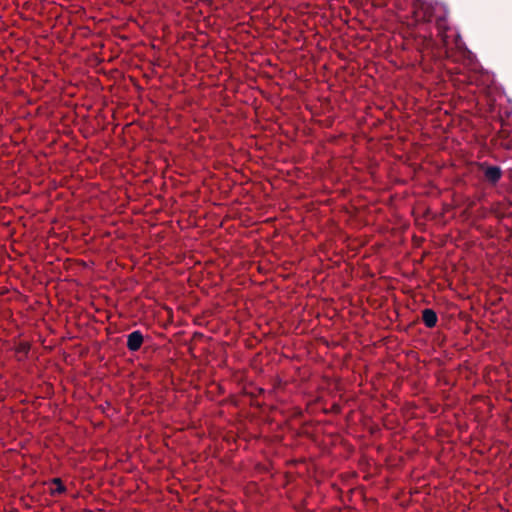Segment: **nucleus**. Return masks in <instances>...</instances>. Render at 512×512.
I'll return each instance as SVG.
<instances>
[{"instance_id": "f257e3e1", "label": "nucleus", "mask_w": 512, "mask_h": 512, "mask_svg": "<svg viewBox=\"0 0 512 512\" xmlns=\"http://www.w3.org/2000/svg\"><path fill=\"white\" fill-rule=\"evenodd\" d=\"M448 11L443 4L418 0V39L423 61L426 58L435 63L444 58H454L453 51H461L464 43L461 36L447 23Z\"/></svg>"}, {"instance_id": "f03ea898", "label": "nucleus", "mask_w": 512, "mask_h": 512, "mask_svg": "<svg viewBox=\"0 0 512 512\" xmlns=\"http://www.w3.org/2000/svg\"><path fill=\"white\" fill-rule=\"evenodd\" d=\"M479 168L484 174L485 180L496 184L502 177V170L498 166H490L486 162L480 163Z\"/></svg>"}, {"instance_id": "7ed1b4c3", "label": "nucleus", "mask_w": 512, "mask_h": 512, "mask_svg": "<svg viewBox=\"0 0 512 512\" xmlns=\"http://www.w3.org/2000/svg\"><path fill=\"white\" fill-rule=\"evenodd\" d=\"M144 341V337L141 331L135 330L127 335V348L131 352L138 351Z\"/></svg>"}, {"instance_id": "20e7f679", "label": "nucleus", "mask_w": 512, "mask_h": 512, "mask_svg": "<svg viewBox=\"0 0 512 512\" xmlns=\"http://www.w3.org/2000/svg\"><path fill=\"white\" fill-rule=\"evenodd\" d=\"M421 320L427 328H433L437 325V313L431 308H425L421 311Z\"/></svg>"}, {"instance_id": "39448f33", "label": "nucleus", "mask_w": 512, "mask_h": 512, "mask_svg": "<svg viewBox=\"0 0 512 512\" xmlns=\"http://www.w3.org/2000/svg\"><path fill=\"white\" fill-rule=\"evenodd\" d=\"M52 483L55 485V488L51 491L52 495L62 494L66 491V487L64 486L60 478H54L52 480Z\"/></svg>"}, {"instance_id": "423d86ee", "label": "nucleus", "mask_w": 512, "mask_h": 512, "mask_svg": "<svg viewBox=\"0 0 512 512\" xmlns=\"http://www.w3.org/2000/svg\"><path fill=\"white\" fill-rule=\"evenodd\" d=\"M19 350L24 353H27L29 351V346L27 344H22Z\"/></svg>"}, {"instance_id": "0eeeda50", "label": "nucleus", "mask_w": 512, "mask_h": 512, "mask_svg": "<svg viewBox=\"0 0 512 512\" xmlns=\"http://www.w3.org/2000/svg\"><path fill=\"white\" fill-rule=\"evenodd\" d=\"M423 70L424 71H428L429 70V68H428V66L426 64H423Z\"/></svg>"}, {"instance_id": "6e6552de", "label": "nucleus", "mask_w": 512, "mask_h": 512, "mask_svg": "<svg viewBox=\"0 0 512 512\" xmlns=\"http://www.w3.org/2000/svg\"><path fill=\"white\" fill-rule=\"evenodd\" d=\"M412 240H413V241H416V234H413V235H412Z\"/></svg>"}, {"instance_id": "1a4fd4ad", "label": "nucleus", "mask_w": 512, "mask_h": 512, "mask_svg": "<svg viewBox=\"0 0 512 512\" xmlns=\"http://www.w3.org/2000/svg\"><path fill=\"white\" fill-rule=\"evenodd\" d=\"M412 15H416V9L412 11Z\"/></svg>"}, {"instance_id": "9d476101", "label": "nucleus", "mask_w": 512, "mask_h": 512, "mask_svg": "<svg viewBox=\"0 0 512 512\" xmlns=\"http://www.w3.org/2000/svg\"><path fill=\"white\" fill-rule=\"evenodd\" d=\"M412 4L415 5L416 4V0H412Z\"/></svg>"}]
</instances>
